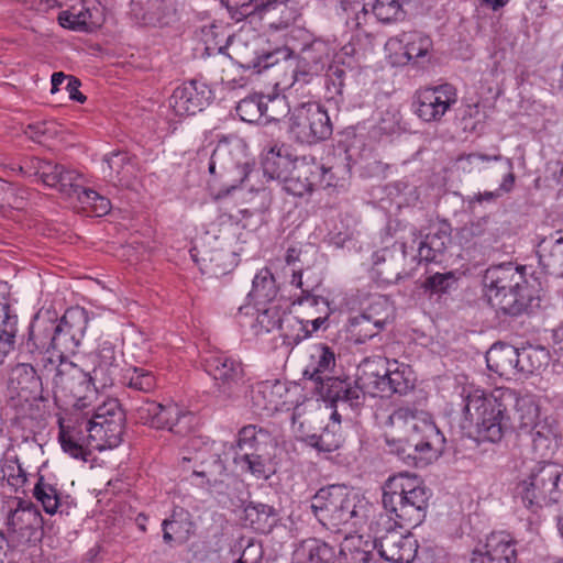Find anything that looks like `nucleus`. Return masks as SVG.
<instances>
[{"label":"nucleus","instance_id":"f257e3e1","mask_svg":"<svg viewBox=\"0 0 563 563\" xmlns=\"http://www.w3.org/2000/svg\"><path fill=\"white\" fill-rule=\"evenodd\" d=\"M388 451L407 464L424 467L443 451L445 439L427 412L400 407L388 418Z\"/></svg>","mask_w":563,"mask_h":563},{"label":"nucleus","instance_id":"f03ea898","mask_svg":"<svg viewBox=\"0 0 563 563\" xmlns=\"http://www.w3.org/2000/svg\"><path fill=\"white\" fill-rule=\"evenodd\" d=\"M460 429L475 442L500 441L507 427L506 406L496 397L474 385H464Z\"/></svg>","mask_w":563,"mask_h":563},{"label":"nucleus","instance_id":"7ed1b4c3","mask_svg":"<svg viewBox=\"0 0 563 563\" xmlns=\"http://www.w3.org/2000/svg\"><path fill=\"white\" fill-rule=\"evenodd\" d=\"M429 498L427 487L408 473L389 477L383 486V508L399 528L419 526L426 518Z\"/></svg>","mask_w":563,"mask_h":563},{"label":"nucleus","instance_id":"20e7f679","mask_svg":"<svg viewBox=\"0 0 563 563\" xmlns=\"http://www.w3.org/2000/svg\"><path fill=\"white\" fill-rule=\"evenodd\" d=\"M374 549H377L380 558L390 563H411L417 555L418 543L413 536L391 529L374 541L358 534H349L340 544V561L371 563Z\"/></svg>","mask_w":563,"mask_h":563},{"label":"nucleus","instance_id":"39448f33","mask_svg":"<svg viewBox=\"0 0 563 563\" xmlns=\"http://www.w3.org/2000/svg\"><path fill=\"white\" fill-rule=\"evenodd\" d=\"M310 508L322 526L340 531L342 527H362L366 522L368 507L346 487L331 485L314 494Z\"/></svg>","mask_w":563,"mask_h":563},{"label":"nucleus","instance_id":"423d86ee","mask_svg":"<svg viewBox=\"0 0 563 563\" xmlns=\"http://www.w3.org/2000/svg\"><path fill=\"white\" fill-rule=\"evenodd\" d=\"M81 421L91 449L103 451L120 445L125 427V413L118 400L111 399L92 411L82 412Z\"/></svg>","mask_w":563,"mask_h":563},{"label":"nucleus","instance_id":"0eeeda50","mask_svg":"<svg viewBox=\"0 0 563 563\" xmlns=\"http://www.w3.org/2000/svg\"><path fill=\"white\" fill-rule=\"evenodd\" d=\"M562 472L551 463L539 462L517 484L516 492L526 507L541 508L556 503Z\"/></svg>","mask_w":563,"mask_h":563},{"label":"nucleus","instance_id":"6e6552de","mask_svg":"<svg viewBox=\"0 0 563 563\" xmlns=\"http://www.w3.org/2000/svg\"><path fill=\"white\" fill-rule=\"evenodd\" d=\"M288 132L301 144H316L328 140L333 132L328 111L318 103L307 102L296 107L289 118Z\"/></svg>","mask_w":563,"mask_h":563},{"label":"nucleus","instance_id":"1a4fd4ad","mask_svg":"<svg viewBox=\"0 0 563 563\" xmlns=\"http://www.w3.org/2000/svg\"><path fill=\"white\" fill-rule=\"evenodd\" d=\"M205 369L214 380V395L221 401H235L244 390L242 364L223 354L214 353L205 358Z\"/></svg>","mask_w":563,"mask_h":563},{"label":"nucleus","instance_id":"9d476101","mask_svg":"<svg viewBox=\"0 0 563 563\" xmlns=\"http://www.w3.org/2000/svg\"><path fill=\"white\" fill-rule=\"evenodd\" d=\"M15 507L10 508L5 517L7 540L10 547L35 542L42 536L43 518L38 508L32 503L15 499Z\"/></svg>","mask_w":563,"mask_h":563},{"label":"nucleus","instance_id":"9b49d317","mask_svg":"<svg viewBox=\"0 0 563 563\" xmlns=\"http://www.w3.org/2000/svg\"><path fill=\"white\" fill-rule=\"evenodd\" d=\"M190 254L199 264L202 274L213 276L231 272L239 263V255L231 249L230 243L210 234H206L203 240L190 250Z\"/></svg>","mask_w":563,"mask_h":563},{"label":"nucleus","instance_id":"f8f14e48","mask_svg":"<svg viewBox=\"0 0 563 563\" xmlns=\"http://www.w3.org/2000/svg\"><path fill=\"white\" fill-rule=\"evenodd\" d=\"M135 415L144 426L157 430H168L178 435H184L189 431L192 419L191 415L177 404L163 405L148 399L135 408Z\"/></svg>","mask_w":563,"mask_h":563},{"label":"nucleus","instance_id":"ddd939ff","mask_svg":"<svg viewBox=\"0 0 563 563\" xmlns=\"http://www.w3.org/2000/svg\"><path fill=\"white\" fill-rule=\"evenodd\" d=\"M209 173L213 176L232 175L233 181L243 183L252 170L245 157L244 144L239 139H223L213 150Z\"/></svg>","mask_w":563,"mask_h":563},{"label":"nucleus","instance_id":"4468645a","mask_svg":"<svg viewBox=\"0 0 563 563\" xmlns=\"http://www.w3.org/2000/svg\"><path fill=\"white\" fill-rule=\"evenodd\" d=\"M54 369L55 374L52 382L55 397L57 398L58 395L65 397L71 396L76 400L74 404L75 410L82 411L86 407V393L89 391L91 387L93 388L90 372H85L67 358L58 361Z\"/></svg>","mask_w":563,"mask_h":563},{"label":"nucleus","instance_id":"2eb2a0df","mask_svg":"<svg viewBox=\"0 0 563 563\" xmlns=\"http://www.w3.org/2000/svg\"><path fill=\"white\" fill-rule=\"evenodd\" d=\"M455 87L449 84L418 89L412 99V109L423 122H438L455 103Z\"/></svg>","mask_w":563,"mask_h":563},{"label":"nucleus","instance_id":"dca6fc26","mask_svg":"<svg viewBox=\"0 0 563 563\" xmlns=\"http://www.w3.org/2000/svg\"><path fill=\"white\" fill-rule=\"evenodd\" d=\"M213 99L211 88L192 79L178 86L168 99L172 113L177 118L195 115L206 109Z\"/></svg>","mask_w":563,"mask_h":563},{"label":"nucleus","instance_id":"f3484780","mask_svg":"<svg viewBox=\"0 0 563 563\" xmlns=\"http://www.w3.org/2000/svg\"><path fill=\"white\" fill-rule=\"evenodd\" d=\"M406 245L405 243H394L390 247L374 252L373 276L383 284H394L402 278L412 276L411 271L406 269Z\"/></svg>","mask_w":563,"mask_h":563},{"label":"nucleus","instance_id":"a211bd4d","mask_svg":"<svg viewBox=\"0 0 563 563\" xmlns=\"http://www.w3.org/2000/svg\"><path fill=\"white\" fill-rule=\"evenodd\" d=\"M328 173L330 170H327L314 157H296L295 164L284 183V188L294 196L302 197L312 192L319 186V183L324 180Z\"/></svg>","mask_w":563,"mask_h":563},{"label":"nucleus","instance_id":"6ab92c4d","mask_svg":"<svg viewBox=\"0 0 563 563\" xmlns=\"http://www.w3.org/2000/svg\"><path fill=\"white\" fill-rule=\"evenodd\" d=\"M517 541L506 531L492 532L471 553L470 563H517Z\"/></svg>","mask_w":563,"mask_h":563},{"label":"nucleus","instance_id":"aec40b11","mask_svg":"<svg viewBox=\"0 0 563 563\" xmlns=\"http://www.w3.org/2000/svg\"><path fill=\"white\" fill-rule=\"evenodd\" d=\"M390 307L386 299L374 301L363 313L350 319L349 331L355 343L362 344L377 335L389 321Z\"/></svg>","mask_w":563,"mask_h":563},{"label":"nucleus","instance_id":"412c9836","mask_svg":"<svg viewBox=\"0 0 563 563\" xmlns=\"http://www.w3.org/2000/svg\"><path fill=\"white\" fill-rule=\"evenodd\" d=\"M483 284L485 295L504 294L507 290L520 289V287L529 286L526 278V267L517 266L512 263L493 266L486 269Z\"/></svg>","mask_w":563,"mask_h":563},{"label":"nucleus","instance_id":"4be33fe9","mask_svg":"<svg viewBox=\"0 0 563 563\" xmlns=\"http://www.w3.org/2000/svg\"><path fill=\"white\" fill-rule=\"evenodd\" d=\"M91 358L93 367L90 374L93 389L98 391L112 386L119 368L115 345L108 340L100 342Z\"/></svg>","mask_w":563,"mask_h":563},{"label":"nucleus","instance_id":"5701e85b","mask_svg":"<svg viewBox=\"0 0 563 563\" xmlns=\"http://www.w3.org/2000/svg\"><path fill=\"white\" fill-rule=\"evenodd\" d=\"M335 366V355L333 351L323 344H317L311 349L309 362L303 369V377L314 383V389L321 390L328 379L332 376Z\"/></svg>","mask_w":563,"mask_h":563},{"label":"nucleus","instance_id":"b1692460","mask_svg":"<svg viewBox=\"0 0 563 563\" xmlns=\"http://www.w3.org/2000/svg\"><path fill=\"white\" fill-rule=\"evenodd\" d=\"M537 255L540 266L547 273L563 277V230L539 236Z\"/></svg>","mask_w":563,"mask_h":563},{"label":"nucleus","instance_id":"393cba45","mask_svg":"<svg viewBox=\"0 0 563 563\" xmlns=\"http://www.w3.org/2000/svg\"><path fill=\"white\" fill-rule=\"evenodd\" d=\"M528 432L531 434V446L536 457L551 459L559 450L562 435L554 419L544 418Z\"/></svg>","mask_w":563,"mask_h":563},{"label":"nucleus","instance_id":"a878e982","mask_svg":"<svg viewBox=\"0 0 563 563\" xmlns=\"http://www.w3.org/2000/svg\"><path fill=\"white\" fill-rule=\"evenodd\" d=\"M534 290L530 286L520 287V289L507 290L498 295H488L489 305L505 314L512 317L520 316L528 311L534 300Z\"/></svg>","mask_w":563,"mask_h":563},{"label":"nucleus","instance_id":"bb28decb","mask_svg":"<svg viewBox=\"0 0 563 563\" xmlns=\"http://www.w3.org/2000/svg\"><path fill=\"white\" fill-rule=\"evenodd\" d=\"M390 361L383 356L363 360L357 367L356 383L371 394L383 393Z\"/></svg>","mask_w":563,"mask_h":563},{"label":"nucleus","instance_id":"cd10ccee","mask_svg":"<svg viewBox=\"0 0 563 563\" xmlns=\"http://www.w3.org/2000/svg\"><path fill=\"white\" fill-rule=\"evenodd\" d=\"M41 386L40 377L34 367L26 363H18L8 374L7 388L11 397H21L29 400Z\"/></svg>","mask_w":563,"mask_h":563},{"label":"nucleus","instance_id":"c85d7f7f","mask_svg":"<svg viewBox=\"0 0 563 563\" xmlns=\"http://www.w3.org/2000/svg\"><path fill=\"white\" fill-rule=\"evenodd\" d=\"M58 22L63 27L77 32H92L101 26L103 13L99 7H71L59 13Z\"/></svg>","mask_w":563,"mask_h":563},{"label":"nucleus","instance_id":"c756f323","mask_svg":"<svg viewBox=\"0 0 563 563\" xmlns=\"http://www.w3.org/2000/svg\"><path fill=\"white\" fill-rule=\"evenodd\" d=\"M284 389V385L279 382H260L251 386L250 399L253 410L260 415H271L278 410Z\"/></svg>","mask_w":563,"mask_h":563},{"label":"nucleus","instance_id":"7c9ffc66","mask_svg":"<svg viewBox=\"0 0 563 563\" xmlns=\"http://www.w3.org/2000/svg\"><path fill=\"white\" fill-rule=\"evenodd\" d=\"M489 371L501 377L519 373L518 349L507 344H494L485 354Z\"/></svg>","mask_w":563,"mask_h":563},{"label":"nucleus","instance_id":"2f4dec72","mask_svg":"<svg viewBox=\"0 0 563 563\" xmlns=\"http://www.w3.org/2000/svg\"><path fill=\"white\" fill-rule=\"evenodd\" d=\"M261 164L264 176L284 184L295 164V159L290 157L284 146L274 145L262 153Z\"/></svg>","mask_w":563,"mask_h":563},{"label":"nucleus","instance_id":"473e14b6","mask_svg":"<svg viewBox=\"0 0 563 563\" xmlns=\"http://www.w3.org/2000/svg\"><path fill=\"white\" fill-rule=\"evenodd\" d=\"M363 389L361 384L352 386L346 380H342L338 377L328 379L325 386L321 387L318 394L338 406L347 405L351 408H356L361 405L363 396Z\"/></svg>","mask_w":563,"mask_h":563},{"label":"nucleus","instance_id":"72a5a7b5","mask_svg":"<svg viewBox=\"0 0 563 563\" xmlns=\"http://www.w3.org/2000/svg\"><path fill=\"white\" fill-rule=\"evenodd\" d=\"M450 242V225L445 222L440 223L420 241L418 247L419 262H440V257Z\"/></svg>","mask_w":563,"mask_h":563},{"label":"nucleus","instance_id":"f704fd0d","mask_svg":"<svg viewBox=\"0 0 563 563\" xmlns=\"http://www.w3.org/2000/svg\"><path fill=\"white\" fill-rule=\"evenodd\" d=\"M241 520L245 527L265 534L269 533L277 523L278 514L273 506L251 501L244 507Z\"/></svg>","mask_w":563,"mask_h":563},{"label":"nucleus","instance_id":"c9c22d12","mask_svg":"<svg viewBox=\"0 0 563 563\" xmlns=\"http://www.w3.org/2000/svg\"><path fill=\"white\" fill-rule=\"evenodd\" d=\"M106 176L114 186L129 187L135 177V166L125 152H113L104 157Z\"/></svg>","mask_w":563,"mask_h":563},{"label":"nucleus","instance_id":"e433bc0d","mask_svg":"<svg viewBox=\"0 0 563 563\" xmlns=\"http://www.w3.org/2000/svg\"><path fill=\"white\" fill-rule=\"evenodd\" d=\"M82 421L77 427H65L60 423L59 430V442L63 451L69 454L71 457L87 461L90 454L89 441L82 434Z\"/></svg>","mask_w":563,"mask_h":563},{"label":"nucleus","instance_id":"4c0bfd02","mask_svg":"<svg viewBox=\"0 0 563 563\" xmlns=\"http://www.w3.org/2000/svg\"><path fill=\"white\" fill-rule=\"evenodd\" d=\"M268 305V307L263 306V308L257 306L256 309L251 306L240 307L239 316H253L256 312L255 323L251 324L253 328H258L261 331L265 332H271L275 329L279 330L286 313L279 306L275 303Z\"/></svg>","mask_w":563,"mask_h":563},{"label":"nucleus","instance_id":"58836bf2","mask_svg":"<svg viewBox=\"0 0 563 563\" xmlns=\"http://www.w3.org/2000/svg\"><path fill=\"white\" fill-rule=\"evenodd\" d=\"M55 335L54 333V322L47 321L41 324L31 325L29 339L26 341V349L29 352L33 353L34 351H45L46 353H51L47 357V363L44 364L45 368L48 369V364L54 365L55 361L53 357V342L52 338Z\"/></svg>","mask_w":563,"mask_h":563},{"label":"nucleus","instance_id":"ea45409f","mask_svg":"<svg viewBox=\"0 0 563 563\" xmlns=\"http://www.w3.org/2000/svg\"><path fill=\"white\" fill-rule=\"evenodd\" d=\"M278 287L274 275L268 268H262L254 277L250 296L256 306L274 303Z\"/></svg>","mask_w":563,"mask_h":563},{"label":"nucleus","instance_id":"a19ab883","mask_svg":"<svg viewBox=\"0 0 563 563\" xmlns=\"http://www.w3.org/2000/svg\"><path fill=\"white\" fill-rule=\"evenodd\" d=\"M386 394H407L413 387V377L410 366L391 360L385 382Z\"/></svg>","mask_w":563,"mask_h":563},{"label":"nucleus","instance_id":"79ce46f5","mask_svg":"<svg viewBox=\"0 0 563 563\" xmlns=\"http://www.w3.org/2000/svg\"><path fill=\"white\" fill-rule=\"evenodd\" d=\"M163 539L166 543L174 540L185 542L189 539L194 528L189 514L184 511H175L170 518L165 519L162 523Z\"/></svg>","mask_w":563,"mask_h":563},{"label":"nucleus","instance_id":"37998d69","mask_svg":"<svg viewBox=\"0 0 563 563\" xmlns=\"http://www.w3.org/2000/svg\"><path fill=\"white\" fill-rule=\"evenodd\" d=\"M519 372L533 374L543 371L550 363V352L543 346H526L518 349Z\"/></svg>","mask_w":563,"mask_h":563},{"label":"nucleus","instance_id":"c03bdc74","mask_svg":"<svg viewBox=\"0 0 563 563\" xmlns=\"http://www.w3.org/2000/svg\"><path fill=\"white\" fill-rule=\"evenodd\" d=\"M515 416L519 429L527 432L542 422L538 401L533 395L529 394L516 397Z\"/></svg>","mask_w":563,"mask_h":563},{"label":"nucleus","instance_id":"a18cd8bd","mask_svg":"<svg viewBox=\"0 0 563 563\" xmlns=\"http://www.w3.org/2000/svg\"><path fill=\"white\" fill-rule=\"evenodd\" d=\"M18 318L11 313L10 306L0 301V364L13 350Z\"/></svg>","mask_w":563,"mask_h":563},{"label":"nucleus","instance_id":"49530a36","mask_svg":"<svg viewBox=\"0 0 563 563\" xmlns=\"http://www.w3.org/2000/svg\"><path fill=\"white\" fill-rule=\"evenodd\" d=\"M400 43L404 47V55L407 60H413L424 57L432 48L430 36L418 32H405L400 35Z\"/></svg>","mask_w":563,"mask_h":563},{"label":"nucleus","instance_id":"de8ad7c7","mask_svg":"<svg viewBox=\"0 0 563 563\" xmlns=\"http://www.w3.org/2000/svg\"><path fill=\"white\" fill-rule=\"evenodd\" d=\"M407 0H369L372 14L382 23H393L405 18L402 8Z\"/></svg>","mask_w":563,"mask_h":563},{"label":"nucleus","instance_id":"09e8293b","mask_svg":"<svg viewBox=\"0 0 563 563\" xmlns=\"http://www.w3.org/2000/svg\"><path fill=\"white\" fill-rule=\"evenodd\" d=\"M262 112L265 122H276L286 118L290 112V106L285 95H263Z\"/></svg>","mask_w":563,"mask_h":563},{"label":"nucleus","instance_id":"8fccbe9b","mask_svg":"<svg viewBox=\"0 0 563 563\" xmlns=\"http://www.w3.org/2000/svg\"><path fill=\"white\" fill-rule=\"evenodd\" d=\"M33 495L36 500L42 504L47 514L54 515L57 512L60 506L59 493L57 488L45 481L43 476L38 477L33 488Z\"/></svg>","mask_w":563,"mask_h":563},{"label":"nucleus","instance_id":"3c124183","mask_svg":"<svg viewBox=\"0 0 563 563\" xmlns=\"http://www.w3.org/2000/svg\"><path fill=\"white\" fill-rule=\"evenodd\" d=\"M54 333L55 335L52 338L53 355L58 361L67 358V354L75 353L81 343L77 338L73 339V334L66 331L59 322H54Z\"/></svg>","mask_w":563,"mask_h":563},{"label":"nucleus","instance_id":"603ef678","mask_svg":"<svg viewBox=\"0 0 563 563\" xmlns=\"http://www.w3.org/2000/svg\"><path fill=\"white\" fill-rule=\"evenodd\" d=\"M59 323L73 334V339L77 338L81 342L88 325L87 311L79 307L69 308L65 311Z\"/></svg>","mask_w":563,"mask_h":563},{"label":"nucleus","instance_id":"864d4df0","mask_svg":"<svg viewBox=\"0 0 563 563\" xmlns=\"http://www.w3.org/2000/svg\"><path fill=\"white\" fill-rule=\"evenodd\" d=\"M279 331L284 343L287 345H297L309 336V328H307L303 320L287 313Z\"/></svg>","mask_w":563,"mask_h":563},{"label":"nucleus","instance_id":"5fc2aeb1","mask_svg":"<svg viewBox=\"0 0 563 563\" xmlns=\"http://www.w3.org/2000/svg\"><path fill=\"white\" fill-rule=\"evenodd\" d=\"M298 303L300 306H306L307 308H317L319 311L323 313L322 316H319L312 320L303 321L305 324H307V328L311 325V329H309L310 336L313 332H317L327 322L329 316L328 301L323 297L313 296L303 290L302 296L298 299Z\"/></svg>","mask_w":563,"mask_h":563},{"label":"nucleus","instance_id":"6e6d98bb","mask_svg":"<svg viewBox=\"0 0 563 563\" xmlns=\"http://www.w3.org/2000/svg\"><path fill=\"white\" fill-rule=\"evenodd\" d=\"M257 452L258 451H246L239 453L234 457V462L240 465L243 471L250 472L256 478L267 479L269 478L271 471L267 467L265 460Z\"/></svg>","mask_w":563,"mask_h":563},{"label":"nucleus","instance_id":"4d7b16f0","mask_svg":"<svg viewBox=\"0 0 563 563\" xmlns=\"http://www.w3.org/2000/svg\"><path fill=\"white\" fill-rule=\"evenodd\" d=\"M345 70L339 65H331L325 75V88L328 101L338 104L342 100Z\"/></svg>","mask_w":563,"mask_h":563},{"label":"nucleus","instance_id":"13d9d810","mask_svg":"<svg viewBox=\"0 0 563 563\" xmlns=\"http://www.w3.org/2000/svg\"><path fill=\"white\" fill-rule=\"evenodd\" d=\"M263 95H252L242 99L236 106V113L241 120L253 123L263 119Z\"/></svg>","mask_w":563,"mask_h":563},{"label":"nucleus","instance_id":"bf43d9fd","mask_svg":"<svg viewBox=\"0 0 563 563\" xmlns=\"http://www.w3.org/2000/svg\"><path fill=\"white\" fill-rule=\"evenodd\" d=\"M456 283L455 273H432L422 283V288L430 294H445Z\"/></svg>","mask_w":563,"mask_h":563},{"label":"nucleus","instance_id":"052dcab7","mask_svg":"<svg viewBox=\"0 0 563 563\" xmlns=\"http://www.w3.org/2000/svg\"><path fill=\"white\" fill-rule=\"evenodd\" d=\"M342 5L347 14H354L353 18L347 20V24H353V26L356 29H360L363 24H365L367 22V18L369 14H372L369 0H342Z\"/></svg>","mask_w":563,"mask_h":563},{"label":"nucleus","instance_id":"680f3d73","mask_svg":"<svg viewBox=\"0 0 563 563\" xmlns=\"http://www.w3.org/2000/svg\"><path fill=\"white\" fill-rule=\"evenodd\" d=\"M78 198L91 208V212L96 217L106 216L111 209L110 200L92 189H81Z\"/></svg>","mask_w":563,"mask_h":563},{"label":"nucleus","instance_id":"e2e57ef3","mask_svg":"<svg viewBox=\"0 0 563 563\" xmlns=\"http://www.w3.org/2000/svg\"><path fill=\"white\" fill-rule=\"evenodd\" d=\"M308 552L311 563H341L340 553L335 555L333 548L325 542L313 540L309 544Z\"/></svg>","mask_w":563,"mask_h":563},{"label":"nucleus","instance_id":"0e129e2a","mask_svg":"<svg viewBox=\"0 0 563 563\" xmlns=\"http://www.w3.org/2000/svg\"><path fill=\"white\" fill-rule=\"evenodd\" d=\"M2 478L15 489L22 487L26 482V474L18 460H5L1 466Z\"/></svg>","mask_w":563,"mask_h":563},{"label":"nucleus","instance_id":"69168bd1","mask_svg":"<svg viewBox=\"0 0 563 563\" xmlns=\"http://www.w3.org/2000/svg\"><path fill=\"white\" fill-rule=\"evenodd\" d=\"M128 386L134 390L148 393L155 387L153 374L144 368L134 367L128 377Z\"/></svg>","mask_w":563,"mask_h":563},{"label":"nucleus","instance_id":"338daca9","mask_svg":"<svg viewBox=\"0 0 563 563\" xmlns=\"http://www.w3.org/2000/svg\"><path fill=\"white\" fill-rule=\"evenodd\" d=\"M341 437H335L328 428L320 434L310 438V444L320 452H333L341 445Z\"/></svg>","mask_w":563,"mask_h":563},{"label":"nucleus","instance_id":"774afa93","mask_svg":"<svg viewBox=\"0 0 563 563\" xmlns=\"http://www.w3.org/2000/svg\"><path fill=\"white\" fill-rule=\"evenodd\" d=\"M37 167L38 177L42 181L49 187L58 185V175L62 172L63 165L53 164L52 162H35Z\"/></svg>","mask_w":563,"mask_h":563}]
</instances>
